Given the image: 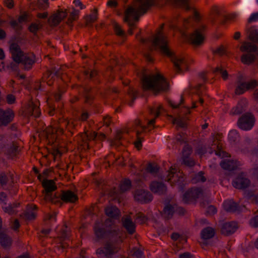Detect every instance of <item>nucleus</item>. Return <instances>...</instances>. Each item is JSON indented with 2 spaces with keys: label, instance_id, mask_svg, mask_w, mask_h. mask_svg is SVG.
Instances as JSON below:
<instances>
[{
  "label": "nucleus",
  "instance_id": "f257e3e1",
  "mask_svg": "<svg viewBox=\"0 0 258 258\" xmlns=\"http://www.w3.org/2000/svg\"><path fill=\"white\" fill-rule=\"evenodd\" d=\"M164 25V24L161 25L156 34L153 36L152 41L153 47L155 49L159 50L163 54L170 57L177 72L180 73L182 71L187 70L188 64L186 60L182 57L176 56L169 49L167 46V38L163 32Z\"/></svg>",
  "mask_w": 258,
  "mask_h": 258
},
{
  "label": "nucleus",
  "instance_id": "f03ea898",
  "mask_svg": "<svg viewBox=\"0 0 258 258\" xmlns=\"http://www.w3.org/2000/svg\"><path fill=\"white\" fill-rule=\"evenodd\" d=\"M163 109L162 106L160 104H155L154 106L149 108V113L154 118L148 120L147 126L144 125L139 119L136 120L133 124V130L136 132V141L134 144L135 147L140 149L142 147V143L144 140V136L146 135L147 131H150L155 122V120L158 117Z\"/></svg>",
  "mask_w": 258,
  "mask_h": 258
},
{
  "label": "nucleus",
  "instance_id": "7ed1b4c3",
  "mask_svg": "<svg viewBox=\"0 0 258 258\" xmlns=\"http://www.w3.org/2000/svg\"><path fill=\"white\" fill-rule=\"evenodd\" d=\"M154 3V0H136L135 8L130 7L125 10L124 20L128 24L130 35L133 34V30L136 27L135 22L138 20L140 16L145 14Z\"/></svg>",
  "mask_w": 258,
  "mask_h": 258
},
{
  "label": "nucleus",
  "instance_id": "20e7f679",
  "mask_svg": "<svg viewBox=\"0 0 258 258\" xmlns=\"http://www.w3.org/2000/svg\"><path fill=\"white\" fill-rule=\"evenodd\" d=\"M77 121L74 119L59 118L57 122H54L45 130L46 138L49 143L58 146L60 136L63 133V127H65L70 132L75 128Z\"/></svg>",
  "mask_w": 258,
  "mask_h": 258
},
{
  "label": "nucleus",
  "instance_id": "39448f33",
  "mask_svg": "<svg viewBox=\"0 0 258 258\" xmlns=\"http://www.w3.org/2000/svg\"><path fill=\"white\" fill-rule=\"evenodd\" d=\"M142 85L143 89L152 90L155 92L167 91L169 84L165 78L159 74L155 75L143 74Z\"/></svg>",
  "mask_w": 258,
  "mask_h": 258
},
{
  "label": "nucleus",
  "instance_id": "423d86ee",
  "mask_svg": "<svg viewBox=\"0 0 258 258\" xmlns=\"http://www.w3.org/2000/svg\"><path fill=\"white\" fill-rule=\"evenodd\" d=\"M10 51L13 60L17 63H22L25 70H29L32 68L35 62V56L33 53H25L16 43L10 46Z\"/></svg>",
  "mask_w": 258,
  "mask_h": 258
},
{
  "label": "nucleus",
  "instance_id": "0eeeda50",
  "mask_svg": "<svg viewBox=\"0 0 258 258\" xmlns=\"http://www.w3.org/2000/svg\"><path fill=\"white\" fill-rule=\"evenodd\" d=\"M240 50L245 52L241 57V61L244 64H249L258 57V48L255 44L250 42H243Z\"/></svg>",
  "mask_w": 258,
  "mask_h": 258
},
{
  "label": "nucleus",
  "instance_id": "6e6552de",
  "mask_svg": "<svg viewBox=\"0 0 258 258\" xmlns=\"http://www.w3.org/2000/svg\"><path fill=\"white\" fill-rule=\"evenodd\" d=\"M121 241L118 240L115 241H108L103 247L99 248L96 250V254L98 257L109 258L111 255L117 252L120 248Z\"/></svg>",
  "mask_w": 258,
  "mask_h": 258
},
{
  "label": "nucleus",
  "instance_id": "1a4fd4ad",
  "mask_svg": "<svg viewBox=\"0 0 258 258\" xmlns=\"http://www.w3.org/2000/svg\"><path fill=\"white\" fill-rule=\"evenodd\" d=\"M0 147L9 158L14 159L19 153L17 144L14 142L8 143L7 137L3 135H0Z\"/></svg>",
  "mask_w": 258,
  "mask_h": 258
},
{
  "label": "nucleus",
  "instance_id": "9d476101",
  "mask_svg": "<svg viewBox=\"0 0 258 258\" xmlns=\"http://www.w3.org/2000/svg\"><path fill=\"white\" fill-rule=\"evenodd\" d=\"M97 138V134L95 132H89L81 134L78 137V142L85 150L90 149Z\"/></svg>",
  "mask_w": 258,
  "mask_h": 258
},
{
  "label": "nucleus",
  "instance_id": "9b49d317",
  "mask_svg": "<svg viewBox=\"0 0 258 258\" xmlns=\"http://www.w3.org/2000/svg\"><path fill=\"white\" fill-rule=\"evenodd\" d=\"M165 180L169 182L172 186L176 184L180 185L183 183L184 177L182 173L178 170L175 166H171L168 171Z\"/></svg>",
  "mask_w": 258,
  "mask_h": 258
},
{
  "label": "nucleus",
  "instance_id": "f8f14e48",
  "mask_svg": "<svg viewBox=\"0 0 258 258\" xmlns=\"http://www.w3.org/2000/svg\"><path fill=\"white\" fill-rule=\"evenodd\" d=\"M206 29L205 25H200L188 37V40L192 44L199 46L203 43L205 39L204 33Z\"/></svg>",
  "mask_w": 258,
  "mask_h": 258
},
{
  "label": "nucleus",
  "instance_id": "ddd939ff",
  "mask_svg": "<svg viewBox=\"0 0 258 258\" xmlns=\"http://www.w3.org/2000/svg\"><path fill=\"white\" fill-rule=\"evenodd\" d=\"M255 123L254 116L250 113H246L238 119L239 127L244 131H249L252 129Z\"/></svg>",
  "mask_w": 258,
  "mask_h": 258
},
{
  "label": "nucleus",
  "instance_id": "4468645a",
  "mask_svg": "<svg viewBox=\"0 0 258 258\" xmlns=\"http://www.w3.org/2000/svg\"><path fill=\"white\" fill-rule=\"evenodd\" d=\"M250 180L246 177V175L243 172L238 174L232 181V185L237 189H245L250 185Z\"/></svg>",
  "mask_w": 258,
  "mask_h": 258
},
{
  "label": "nucleus",
  "instance_id": "2eb2a0df",
  "mask_svg": "<svg viewBox=\"0 0 258 258\" xmlns=\"http://www.w3.org/2000/svg\"><path fill=\"white\" fill-rule=\"evenodd\" d=\"M257 86L258 82L255 80L247 82H241L238 81L237 82V86L235 90V93L236 95H241L244 93L246 90L254 88Z\"/></svg>",
  "mask_w": 258,
  "mask_h": 258
},
{
  "label": "nucleus",
  "instance_id": "dca6fc26",
  "mask_svg": "<svg viewBox=\"0 0 258 258\" xmlns=\"http://www.w3.org/2000/svg\"><path fill=\"white\" fill-rule=\"evenodd\" d=\"M202 192V190L200 188H192L184 194L182 200L184 203H189L198 199Z\"/></svg>",
  "mask_w": 258,
  "mask_h": 258
},
{
  "label": "nucleus",
  "instance_id": "f3484780",
  "mask_svg": "<svg viewBox=\"0 0 258 258\" xmlns=\"http://www.w3.org/2000/svg\"><path fill=\"white\" fill-rule=\"evenodd\" d=\"M15 114L10 108L6 110L0 109V126H6L10 123L14 119Z\"/></svg>",
  "mask_w": 258,
  "mask_h": 258
},
{
  "label": "nucleus",
  "instance_id": "a211bd4d",
  "mask_svg": "<svg viewBox=\"0 0 258 258\" xmlns=\"http://www.w3.org/2000/svg\"><path fill=\"white\" fill-rule=\"evenodd\" d=\"M135 199L142 203H147L151 202L153 199L152 194L148 191L144 189H137L136 190Z\"/></svg>",
  "mask_w": 258,
  "mask_h": 258
},
{
  "label": "nucleus",
  "instance_id": "6ab92c4d",
  "mask_svg": "<svg viewBox=\"0 0 258 258\" xmlns=\"http://www.w3.org/2000/svg\"><path fill=\"white\" fill-rule=\"evenodd\" d=\"M39 101L35 100L34 101L31 100L28 104L27 109V112L29 115L34 116L37 118L39 117L41 112L39 110Z\"/></svg>",
  "mask_w": 258,
  "mask_h": 258
},
{
  "label": "nucleus",
  "instance_id": "aec40b11",
  "mask_svg": "<svg viewBox=\"0 0 258 258\" xmlns=\"http://www.w3.org/2000/svg\"><path fill=\"white\" fill-rule=\"evenodd\" d=\"M70 235V232L68 227L66 225L63 226L58 235L60 241V246L63 249H66L69 245V244L64 242V241L69 239Z\"/></svg>",
  "mask_w": 258,
  "mask_h": 258
},
{
  "label": "nucleus",
  "instance_id": "412c9836",
  "mask_svg": "<svg viewBox=\"0 0 258 258\" xmlns=\"http://www.w3.org/2000/svg\"><path fill=\"white\" fill-rule=\"evenodd\" d=\"M241 165L240 162L236 160L224 159L220 163V166L223 169L229 171L234 170Z\"/></svg>",
  "mask_w": 258,
  "mask_h": 258
},
{
  "label": "nucleus",
  "instance_id": "4be33fe9",
  "mask_svg": "<svg viewBox=\"0 0 258 258\" xmlns=\"http://www.w3.org/2000/svg\"><path fill=\"white\" fill-rule=\"evenodd\" d=\"M191 152V148L188 145H185L182 151V162L188 166L192 167L195 165V162L189 156Z\"/></svg>",
  "mask_w": 258,
  "mask_h": 258
},
{
  "label": "nucleus",
  "instance_id": "5701e85b",
  "mask_svg": "<svg viewBox=\"0 0 258 258\" xmlns=\"http://www.w3.org/2000/svg\"><path fill=\"white\" fill-rule=\"evenodd\" d=\"M59 197L60 200L65 203H74L78 200L77 196L70 190L62 191Z\"/></svg>",
  "mask_w": 258,
  "mask_h": 258
},
{
  "label": "nucleus",
  "instance_id": "b1692460",
  "mask_svg": "<svg viewBox=\"0 0 258 258\" xmlns=\"http://www.w3.org/2000/svg\"><path fill=\"white\" fill-rule=\"evenodd\" d=\"M238 228L236 222L232 221L226 222L223 224L221 228V233L225 235H228L234 233Z\"/></svg>",
  "mask_w": 258,
  "mask_h": 258
},
{
  "label": "nucleus",
  "instance_id": "393cba45",
  "mask_svg": "<svg viewBox=\"0 0 258 258\" xmlns=\"http://www.w3.org/2000/svg\"><path fill=\"white\" fill-rule=\"evenodd\" d=\"M123 227L126 229L130 234H133L136 231V224L132 221L130 216L124 217L122 218Z\"/></svg>",
  "mask_w": 258,
  "mask_h": 258
},
{
  "label": "nucleus",
  "instance_id": "a878e982",
  "mask_svg": "<svg viewBox=\"0 0 258 258\" xmlns=\"http://www.w3.org/2000/svg\"><path fill=\"white\" fill-rule=\"evenodd\" d=\"M224 209L228 212H239L242 210L238 204L233 200H227L223 204Z\"/></svg>",
  "mask_w": 258,
  "mask_h": 258
},
{
  "label": "nucleus",
  "instance_id": "bb28decb",
  "mask_svg": "<svg viewBox=\"0 0 258 258\" xmlns=\"http://www.w3.org/2000/svg\"><path fill=\"white\" fill-rule=\"evenodd\" d=\"M212 146H213V147H211L209 151V153L210 154H212L214 152L216 155L221 158L229 157L230 156L229 154L222 150V146L220 143L217 144V143H213Z\"/></svg>",
  "mask_w": 258,
  "mask_h": 258
},
{
  "label": "nucleus",
  "instance_id": "cd10ccee",
  "mask_svg": "<svg viewBox=\"0 0 258 258\" xmlns=\"http://www.w3.org/2000/svg\"><path fill=\"white\" fill-rule=\"evenodd\" d=\"M201 20V16L200 14L195 10L194 11L193 16L192 17H190L186 19H185L183 21V25L185 29L188 28L189 27H190L192 25V22H195L196 23H199Z\"/></svg>",
  "mask_w": 258,
  "mask_h": 258
},
{
  "label": "nucleus",
  "instance_id": "c85d7f7f",
  "mask_svg": "<svg viewBox=\"0 0 258 258\" xmlns=\"http://www.w3.org/2000/svg\"><path fill=\"white\" fill-rule=\"evenodd\" d=\"M2 219L0 217V230L2 228ZM12 243V239L5 232L0 230V244L4 247L10 246Z\"/></svg>",
  "mask_w": 258,
  "mask_h": 258
},
{
  "label": "nucleus",
  "instance_id": "c756f323",
  "mask_svg": "<svg viewBox=\"0 0 258 258\" xmlns=\"http://www.w3.org/2000/svg\"><path fill=\"white\" fill-rule=\"evenodd\" d=\"M151 190L159 195L164 194L166 190V186L162 182L153 181L150 184Z\"/></svg>",
  "mask_w": 258,
  "mask_h": 258
},
{
  "label": "nucleus",
  "instance_id": "7c9ffc66",
  "mask_svg": "<svg viewBox=\"0 0 258 258\" xmlns=\"http://www.w3.org/2000/svg\"><path fill=\"white\" fill-rule=\"evenodd\" d=\"M106 215L112 218L117 219L119 216V210L116 207L112 205H109L105 209Z\"/></svg>",
  "mask_w": 258,
  "mask_h": 258
},
{
  "label": "nucleus",
  "instance_id": "2f4dec72",
  "mask_svg": "<svg viewBox=\"0 0 258 258\" xmlns=\"http://www.w3.org/2000/svg\"><path fill=\"white\" fill-rule=\"evenodd\" d=\"M205 86L203 84H200L197 85L194 88L192 89L191 93L197 95L199 98V103L202 105L204 103V100L202 98V95L205 90Z\"/></svg>",
  "mask_w": 258,
  "mask_h": 258
},
{
  "label": "nucleus",
  "instance_id": "473e14b6",
  "mask_svg": "<svg viewBox=\"0 0 258 258\" xmlns=\"http://www.w3.org/2000/svg\"><path fill=\"white\" fill-rule=\"evenodd\" d=\"M67 14L64 11H59L56 14L53 15L50 18L52 23L53 25L56 26L67 17Z\"/></svg>",
  "mask_w": 258,
  "mask_h": 258
},
{
  "label": "nucleus",
  "instance_id": "72a5a7b5",
  "mask_svg": "<svg viewBox=\"0 0 258 258\" xmlns=\"http://www.w3.org/2000/svg\"><path fill=\"white\" fill-rule=\"evenodd\" d=\"M42 186L48 195L56 189V186L52 180H44L42 182Z\"/></svg>",
  "mask_w": 258,
  "mask_h": 258
},
{
  "label": "nucleus",
  "instance_id": "f704fd0d",
  "mask_svg": "<svg viewBox=\"0 0 258 258\" xmlns=\"http://www.w3.org/2000/svg\"><path fill=\"white\" fill-rule=\"evenodd\" d=\"M94 228L96 236L98 239L102 238L105 233V230L103 224L99 222H96Z\"/></svg>",
  "mask_w": 258,
  "mask_h": 258
},
{
  "label": "nucleus",
  "instance_id": "c9c22d12",
  "mask_svg": "<svg viewBox=\"0 0 258 258\" xmlns=\"http://www.w3.org/2000/svg\"><path fill=\"white\" fill-rule=\"evenodd\" d=\"M215 233L214 229L210 227H206L201 231V237L203 239H209L214 237Z\"/></svg>",
  "mask_w": 258,
  "mask_h": 258
},
{
  "label": "nucleus",
  "instance_id": "e433bc0d",
  "mask_svg": "<svg viewBox=\"0 0 258 258\" xmlns=\"http://www.w3.org/2000/svg\"><path fill=\"white\" fill-rule=\"evenodd\" d=\"M175 208L176 206L171 205H167L164 208L162 215L166 219L171 218L173 214L175 213Z\"/></svg>",
  "mask_w": 258,
  "mask_h": 258
},
{
  "label": "nucleus",
  "instance_id": "4c0bfd02",
  "mask_svg": "<svg viewBox=\"0 0 258 258\" xmlns=\"http://www.w3.org/2000/svg\"><path fill=\"white\" fill-rule=\"evenodd\" d=\"M249 39L253 43H258V29L255 27L250 28L248 32Z\"/></svg>",
  "mask_w": 258,
  "mask_h": 258
},
{
  "label": "nucleus",
  "instance_id": "58836bf2",
  "mask_svg": "<svg viewBox=\"0 0 258 258\" xmlns=\"http://www.w3.org/2000/svg\"><path fill=\"white\" fill-rule=\"evenodd\" d=\"M19 203H15L7 206H2V209L5 213L13 215L17 213L16 208L19 206Z\"/></svg>",
  "mask_w": 258,
  "mask_h": 258
},
{
  "label": "nucleus",
  "instance_id": "ea45409f",
  "mask_svg": "<svg viewBox=\"0 0 258 258\" xmlns=\"http://www.w3.org/2000/svg\"><path fill=\"white\" fill-rule=\"evenodd\" d=\"M220 15V11L219 8L216 6H214L211 8L209 16V20L211 23H214L217 18Z\"/></svg>",
  "mask_w": 258,
  "mask_h": 258
},
{
  "label": "nucleus",
  "instance_id": "a19ab883",
  "mask_svg": "<svg viewBox=\"0 0 258 258\" xmlns=\"http://www.w3.org/2000/svg\"><path fill=\"white\" fill-rule=\"evenodd\" d=\"M55 75L50 71H48L44 75L43 80L46 82L48 86H51L54 80Z\"/></svg>",
  "mask_w": 258,
  "mask_h": 258
},
{
  "label": "nucleus",
  "instance_id": "79ce46f5",
  "mask_svg": "<svg viewBox=\"0 0 258 258\" xmlns=\"http://www.w3.org/2000/svg\"><path fill=\"white\" fill-rule=\"evenodd\" d=\"M131 187V181L128 179H124L122 180L120 183L119 187L121 192L125 191Z\"/></svg>",
  "mask_w": 258,
  "mask_h": 258
},
{
  "label": "nucleus",
  "instance_id": "37998d69",
  "mask_svg": "<svg viewBox=\"0 0 258 258\" xmlns=\"http://www.w3.org/2000/svg\"><path fill=\"white\" fill-rule=\"evenodd\" d=\"M239 139V135L236 130H231L228 134V139L231 143H235Z\"/></svg>",
  "mask_w": 258,
  "mask_h": 258
},
{
  "label": "nucleus",
  "instance_id": "c03bdc74",
  "mask_svg": "<svg viewBox=\"0 0 258 258\" xmlns=\"http://www.w3.org/2000/svg\"><path fill=\"white\" fill-rule=\"evenodd\" d=\"M158 170L159 168L158 166L153 163L148 164L146 167V171L151 174L157 173L158 172Z\"/></svg>",
  "mask_w": 258,
  "mask_h": 258
},
{
  "label": "nucleus",
  "instance_id": "a18cd8bd",
  "mask_svg": "<svg viewBox=\"0 0 258 258\" xmlns=\"http://www.w3.org/2000/svg\"><path fill=\"white\" fill-rule=\"evenodd\" d=\"M41 25L40 23H32L28 27V30L30 32L33 33L34 34H36L38 31L41 28Z\"/></svg>",
  "mask_w": 258,
  "mask_h": 258
},
{
  "label": "nucleus",
  "instance_id": "49530a36",
  "mask_svg": "<svg viewBox=\"0 0 258 258\" xmlns=\"http://www.w3.org/2000/svg\"><path fill=\"white\" fill-rule=\"evenodd\" d=\"M214 72L221 74L223 79L226 80L228 78V73L226 71L224 70L221 67H217L214 70Z\"/></svg>",
  "mask_w": 258,
  "mask_h": 258
},
{
  "label": "nucleus",
  "instance_id": "de8ad7c7",
  "mask_svg": "<svg viewBox=\"0 0 258 258\" xmlns=\"http://www.w3.org/2000/svg\"><path fill=\"white\" fill-rule=\"evenodd\" d=\"M121 134L118 133L114 140H113L111 142V145L113 146L118 147L121 145Z\"/></svg>",
  "mask_w": 258,
  "mask_h": 258
},
{
  "label": "nucleus",
  "instance_id": "09e8293b",
  "mask_svg": "<svg viewBox=\"0 0 258 258\" xmlns=\"http://www.w3.org/2000/svg\"><path fill=\"white\" fill-rule=\"evenodd\" d=\"M10 176L6 175L5 173H2L0 175V184L4 186L6 185L9 181Z\"/></svg>",
  "mask_w": 258,
  "mask_h": 258
},
{
  "label": "nucleus",
  "instance_id": "8fccbe9b",
  "mask_svg": "<svg viewBox=\"0 0 258 258\" xmlns=\"http://www.w3.org/2000/svg\"><path fill=\"white\" fill-rule=\"evenodd\" d=\"M204 173L202 171H200L196 174L194 178L195 181L202 182L206 181V178L204 176Z\"/></svg>",
  "mask_w": 258,
  "mask_h": 258
},
{
  "label": "nucleus",
  "instance_id": "3c124183",
  "mask_svg": "<svg viewBox=\"0 0 258 258\" xmlns=\"http://www.w3.org/2000/svg\"><path fill=\"white\" fill-rule=\"evenodd\" d=\"M66 91V87L59 88L58 89V92L55 93L54 95V98L55 100L57 101H59L61 99V95L63 93H64Z\"/></svg>",
  "mask_w": 258,
  "mask_h": 258
},
{
  "label": "nucleus",
  "instance_id": "603ef678",
  "mask_svg": "<svg viewBox=\"0 0 258 258\" xmlns=\"http://www.w3.org/2000/svg\"><path fill=\"white\" fill-rule=\"evenodd\" d=\"M114 29L116 34L119 36L124 37L125 36V33L124 31L122 30L120 26L117 24H115L114 25Z\"/></svg>",
  "mask_w": 258,
  "mask_h": 258
},
{
  "label": "nucleus",
  "instance_id": "864d4df0",
  "mask_svg": "<svg viewBox=\"0 0 258 258\" xmlns=\"http://www.w3.org/2000/svg\"><path fill=\"white\" fill-rule=\"evenodd\" d=\"M9 24L10 26L14 29L18 30L21 29V26H20V24L18 21V20H15L14 19H12L10 22Z\"/></svg>",
  "mask_w": 258,
  "mask_h": 258
},
{
  "label": "nucleus",
  "instance_id": "5fc2aeb1",
  "mask_svg": "<svg viewBox=\"0 0 258 258\" xmlns=\"http://www.w3.org/2000/svg\"><path fill=\"white\" fill-rule=\"evenodd\" d=\"M29 18V14L26 12H24L21 15H20L18 20L21 24V23L23 22H26L27 21L28 19Z\"/></svg>",
  "mask_w": 258,
  "mask_h": 258
},
{
  "label": "nucleus",
  "instance_id": "6e6d98bb",
  "mask_svg": "<svg viewBox=\"0 0 258 258\" xmlns=\"http://www.w3.org/2000/svg\"><path fill=\"white\" fill-rule=\"evenodd\" d=\"M175 1L177 5L185 7L186 10H190V7L188 5V0H175Z\"/></svg>",
  "mask_w": 258,
  "mask_h": 258
},
{
  "label": "nucleus",
  "instance_id": "4d7b16f0",
  "mask_svg": "<svg viewBox=\"0 0 258 258\" xmlns=\"http://www.w3.org/2000/svg\"><path fill=\"white\" fill-rule=\"evenodd\" d=\"M89 116L90 114L86 110H83L79 117L78 120L81 121H85L89 118Z\"/></svg>",
  "mask_w": 258,
  "mask_h": 258
},
{
  "label": "nucleus",
  "instance_id": "13d9d810",
  "mask_svg": "<svg viewBox=\"0 0 258 258\" xmlns=\"http://www.w3.org/2000/svg\"><path fill=\"white\" fill-rule=\"evenodd\" d=\"M176 139L180 143H185L187 142L186 135L183 133H179L176 136Z\"/></svg>",
  "mask_w": 258,
  "mask_h": 258
},
{
  "label": "nucleus",
  "instance_id": "bf43d9fd",
  "mask_svg": "<svg viewBox=\"0 0 258 258\" xmlns=\"http://www.w3.org/2000/svg\"><path fill=\"white\" fill-rule=\"evenodd\" d=\"M206 152V147L204 145H199L196 150V153L200 156L203 155Z\"/></svg>",
  "mask_w": 258,
  "mask_h": 258
},
{
  "label": "nucleus",
  "instance_id": "052dcab7",
  "mask_svg": "<svg viewBox=\"0 0 258 258\" xmlns=\"http://www.w3.org/2000/svg\"><path fill=\"white\" fill-rule=\"evenodd\" d=\"M97 11H94L87 18V22L89 23H92L97 20Z\"/></svg>",
  "mask_w": 258,
  "mask_h": 258
},
{
  "label": "nucleus",
  "instance_id": "680f3d73",
  "mask_svg": "<svg viewBox=\"0 0 258 258\" xmlns=\"http://www.w3.org/2000/svg\"><path fill=\"white\" fill-rule=\"evenodd\" d=\"M133 255L137 258H141L143 254V251L137 248H135L133 250Z\"/></svg>",
  "mask_w": 258,
  "mask_h": 258
},
{
  "label": "nucleus",
  "instance_id": "e2e57ef3",
  "mask_svg": "<svg viewBox=\"0 0 258 258\" xmlns=\"http://www.w3.org/2000/svg\"><path fill=\"white\" fill-rule=\"evenodd\" d=\"M258 21V12L251 14L248 19V23H253Z\"/></svg>",
  "mask_w": 258,
  "mask_h": 258
},
{
  "label": "nucleus",
  "instance_id": "0e129e2a",
  "mask_svg": "<svg viewBox=\"0 0 258 258\" xmlns=\"http://www.w3.org/2000/svg\"><path fill=\"white\" fill-rule=\"evenodd\" d=\"M25 218L28 220L34 219L36 217L35 211H27L25 215Z\"/></svg>",
  "mask_w": 258,
  "mask_h": 258
},
{
  "label": "nucleus",
  "instance_id": "69168bd1",
  "mask_svg": "<svg viewBox=\"0 0 258 258\" xmlns=\"http://www.w3.org/2000/svg\"><path fill=\"white\" fill-rule=\"evenodd\" d=\"M250 225L253 227H258V215H255L250 220Z\"/></svg>",
  "mask_w": 258,
  "mask_h": 258
},
{
  "label": "nucleus",
  "instance_id": "338daca9",
  "mask_svg": "<svg viewBox=\"0 0 258 258\" xmlns=\"http://www.w3.org/2000/svg\"><path fill=\"white\" fill-rule=\"evenodd\" d=\"M7 102L9 104H12L15 103L16 98L13 94H8L6 97Z\"/></svg>",
  "mask_w": 258,
  "mask_h": 258
},
{
  "label": "nucleus",
  "instance_id": "774afa93",
  "mask_svg": "<svg viewBox=\"0 0 258 258\" xmlns=\"http://www.w3.org/2000/svg\"><path fill=\"white\" fill-rule=\"evenodd\" d=\"M179 258H194V255L190 252H186L179 254Z\"/></svg>",
  "mask_w": 258,
  "mask_h": 258
}]
</instances>
